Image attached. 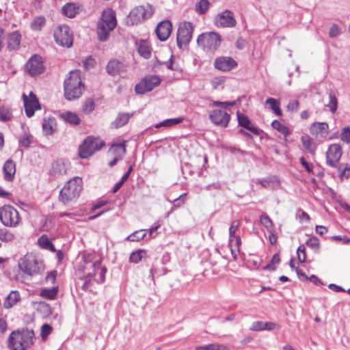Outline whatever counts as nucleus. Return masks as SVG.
I'll return each instance as SVG.
<instances>
[{
	"mask_svg": "<svg viewBox=\"0 0 350 350\" xmlns=\"http://www.w3.org/2000/svg\"><path fill=\"white\" fill-rule=\"evenodd\" d=\"M331 239L342 244H348L350 242V239L346 236L335 235L332 236Z\"/></svg>",
	"mask_w": 350,
	"mask_h": 350,
	"instance_id": "obj_57",
	"label": "nucleus"
},
{
	"mask_svg": "<svg viewBox=\"0 0 350 350\" xmlns=\"http://www.w3.org/2000/svg\"><path fill=\"white\" fill-rule=\"evenodd\" d=\"M271 126L274 129L277 130L278 132L283 134L285 137L289 134L288 128L286 126H285L284 124H282L278 120H273L271 123Z\"/></svg>",
	"mask_w": 350,
	"mask_h": 350,
	"instance_id": "obj_42",
	"label": "nucleus"
},
{
	"mask_svg": "<svg viewBox=\"0 0 350 350\" xmlns=\"http://www.w3.org/2000/svg\"><path fill=\"white\" fill-rule=\"evenodd\" d=\"M39 245L43 248L46 250H50L51 251H54V247L51 241L49 239L47 236L42 235L38 239Z\"/></svg>",
	"mask_w": 350,
	"mask_h": 350,
	"instance_id": "obj_44",
	"label": "nucleus"
},
{
	"mask_svg": "<svg viewBox=\"0 0 350 350\" xmlns=\"http://www.w3.org/2000/svg\"><path fill=\"white\" fill-rule=\"evenodd\" d=\"M280 262V258L278 254H275L273 255L271 262L265 267V269L269 270H275V265H278Z\"/></svg>",
	"mask_w": 350,
	"mask_h": 350,
	"instance_id": "obj_52",
	"label": "nucleus"
},
{
	"mask_svg": "<svg viewBox=\"0 0 350 350\" xmlns=\"http://www.w3.org/2000/svg\"><path fill=\"white\" fill-rule=\"evenodd\" d=\"M70 163L66 160H57L52 163L50 174L55 177H61L66 175L70 170Z\"/></svg>",
	"mask_w": 350,
	"mask_h": 350,
	"instance_id": "obj_17",
	"label": "nucleus"
},
{
	"mask_svg": "<svg viewBox=\"0 0 350 350\" xmlns=\"http://www.w3.org/2000/svg\"><path fill=\"white\" fill-rule=\"evenodd\" d=\"M286 107L288 111H297L299 107V102L297 100L290 101Z\"/></svg>",
	"mask_w": 350,
	"mask_h": 350,
	"instance_id": "obj_64",
	"label": "nucleus"
},
{
	"mask_svg": "<svg viewBox=\"0 0 350 350\" xmlns=\"http://www.w3.org/2000/svg\"><path fill=\"white\" fill-rule=\"evenodd\" d=\"M341 32V29L337 25H333L329 31V36L331 38H335Z\"/></svg>",
	"mask_w": 350,
	"mask_h": 350,
	"instance_id": "obj_56",
	"label": "nucleus"
},
{
	"mask_svg": "<svg viewBox=\"0 0 350 350\" xmlns=\"http://www.w3.org/2000/svg\"><path fill=\"white\" fill-rule=\"evenodd\" d=\"M56 120L53 117L45 118L42 122V130L45 135H52L56 130Z\"/></svg>",
	"mask_w": 350,
	"mask_h": 350,
	"instance_id": "obj_27",
	"label": "nucleus"
},
{
	"mask_svg": "<svg viewBox=\"0 0 350 350\" xmlns=\"http://www.w3.org/2000/svg\"><path fill=\"white\" fill-rule=\"evenodd\" d=\"M79 7L72 3H68L62 8L64 15L68 18H73L79 12Z\"/></svg>",
	"mask_w": 350,
	"mask_h": 350,
	"instance_id": "obj_30",
	"label": "nucleus"
},
{
	"mask_svg": "<svg viewBox=\"0 0 350 350\" xmlns=\"http://www.w3.org/2000/svg\"><path fill=\"white\" fill-rule=\"evenodd\" d=\"M3 177L7 181H12L16 173V165L12 160H7L3 167Z\"/></svg>",
	"mask_w": 350,
	"mask_h": 350,
	"instance_id": "obj_24",
	"label": "nucleus"
},
{
	"mask_svg": "<svg viewBox=\"0 0 350 350\" xmlns=\"http://www.w3.org/2000/svg\"><path fill=\"white\" fill-rule=\"evenodd\" d=\"M12 113L8 107H3L0 109V120L5 122L11 120Z\"/></svg>",
	"mask_w": 350,
	"mask_h": 350,
	"instance_id": "obj_49",
	"label": "nucleus"
},
{
	"mask_svg": "<svg viewBox=\"0 0 350 350\" xmlns=\"http://www.w3.org/2000/svg\"><path fill=\"white\" fill-rule=\"evenodd\" d=\"M137 51L139 54L145 59H148L150 57V47L148 42L145 40H141L138 43Z\"/></svg>",
	"mask_w": 350,
	"mask_h": 350,
	"instance_id": "obj_32",
	"label": "nucleus"
},
{
	"mask_svg": "<svg viewBox=\"0 0 350 350\" xmlns=\"http://www.w3.org/2000/svg\"><path fill=\"white\" fill-rule=\"evenodd\" d=\"M172 25L170 21H161L158 24L155 30L158 38L161 41L166 40L172 32Z\"/></svg>",
	"mask_w": 350,
	"mask_h": 350,
	"instance_id": "obj_21",
	"label": "nucleus"
},
{
	"mask_svg": "<svg viewBox=\"0 0 350 350\" xmlns=\"http://www.w3.org/2000/svg\"><path fill=\"white\" fill-rule=\"evenodd\" d=\"M161 83V79L156 75H148L144 77L135 87L137 94H144L151 91Z\"/></svg>",
	"mask_w": 350,
	"mask_h": 350,
	"instance_id": "obj_12",
	"label": "nucleus"
},
{
	"mask_svg": "<svg viewBox=\"0 0 350 350\" xmlns=\"http://www.w3.org/2000/svg\"><path fill=\"white\" fill-rule=\"evenodd\" d=\"M183 120V118H176L165 120L164 121L155 125L156 128L161 126L170 127L180 124Z\"/></svg>",
	"mask_w": 350,
	"mask_h": 350,
	"instance_id": "obj_38",
	"label": "nucleus"
},
{
	"mask_svg": "<svg viewBox=\"0 0 350 350\" xmlns=\"http://www.w3.org/2000/svg\"><path fill=\"white\" fill-rule=\"evenodd\" d=\"M236 23L233 13L228 10L218 14L214 21V24L219 27H233Z\"/></svg>",
	"mask_w": 350,
	"mask_h": 350,
	"instance_id": "obj_14",
	"label": "nucleus"
},
{
	"mask_svg": "<svg viewBox=\"0 0 350 350\" xmlns=\"http://www.w3.org/2000/svg\"><path fill=\"white\" fill-rule=\"evenodd\" d=\"M52 328L48 324H44L41 327V336L43 339H45L48 335L51 332Z\"/></svg>",
	"mask_w": 350,
	"mask_h": 350,
	"instance_id": "obj_58",
	"label": "nucleus"
},
{
	"mask_svg": "<svg viewBox=\"0 0 350 350\" xmlns=\"http://www.w3.org/2000/svg\"><path fill=\"white\" fill-rule=\"evenodd\" d=\"M301 141L303 146L310 153L314 154L317 150V144L308 135H304L301 137Z\"/></svg>",
	"mask_w": 350,
	"mask_h": 350,
	"instance_id": "obj_29",
	"label": "nucleus"
},
{
	"mask_svg": "<svg viewBox=\"0 0 350 350\" xmlns=\"http://www.w3.org/2000/svg\"><path fill=\"white\" fill-rule=\"evenodd\" d=\"M20 299L19 293L17 291H12L5 298L3 304L4 307L7 308H12Z\"/></svg>",
	"mask_w": 350,
	"mask_h": 350,
	"instance_id": "obj_33",
	"label": "nucleus"
},
{
	"mask_svg": "<svg viewBox=\"0 0 350 350\" xmlns=\"http://www.w3.org/2000/svg\"><path fill=\"white\" fill-rule=\"evenodd\" d=\"M60 117L66 122L73 125H78L81 122V119L79 116L73 112L66 111L60 114Z\"/></svg>",
	"mask_w": 350,
	"mask_h": 350,
	"instance_id": "obj_31",
	"label": "nucleus"
},
{
	"mask_svg": "<svg viewBox=\"0 0 350 350\" xmlns=\"http://www.w3.org/2000/svg\"><path fill=\"white\" fill-rule=\"evenodd\" d=\"M193 27L190 22L182 23L177 32V43L180 48L187 44L192 37Z\"/></svg>",
	"mask_w": 350,
	"mask_h": 350,
	"instance_id": "obj_13",
	"label": "nucleus"
},
{
	"mask_svg": "<svg viewBox=\"0 0 350 350\" xmlns=\"http://www.w3.org/2000/svg\"><path fill=\"white\" fill-rule=\"evenodd\" d=\"M239 226V221L237 220H234L232 222L230 228H229V241L232 245L233 243L234 239L233 237H235V233Z\"/></svg>",
	"mask_w": 350,
	"mask_h": 350,
	"instance_id": "obj_47",
	"label": "nucleus"
},
{
	"mask_svg": "<svg viewBox=\"0 0 350 350\" xmlns=\"http://www.w3.org/2000/svg\"><path fill=\"white\" fill-rule=\"evenodd\" d=\"M230 116V114L225 111L220 109L213 110L209 113V119L215 125L222 127H226Z\"/></svg>",
	"mask_w": 350,
	"mask_h": 350,
	"instance_id": "obj_16",
	"label": "nucleus"
},
{
	"mask_svg": "<svg viewBox=\"0 0 350 350\" xmlns=\"http://www.w3.org/2000/svg\"><path fill=\"white\" fill-rule=\"evenodd\" d=\"M329 103L327 104L326 106L329 108L330 111H332V113H334L337 109L336 98L334 94H329Z\"/></svg>",
	"mask_w": 350,
	"mask_h": 350,
	"instance_id": "obj_50",
	"label": "nucleus"
},
{
	"mask_svg": "<svg viewBox=\"0 0 350 350\" xmlns=\"http://www.w3.org/2000/svg\"><path fill=\"white\" fill-rule=\"evenodd\" d=\"M306 244L307 245V246H308L309 247H310L311 249H312L314 250H319V241L315 237H312L310 238L306 241Z\"/></svg>",
	"mask_w": 350,
	"mask_h": 350,
	"instance_id": "obj_53",
	"label": "nucleus"
},
{
	"mask_svg": "<svg viewBox=\"0 0 350 350\" xmlns=\"http://www.w3.org/2000/svg\"><path fill=\"white\" fill-rule=\"evenodd\" d=\"M126 152L125 145L124 144H113L109 150V154L111 157H117L122 159Z\"/></svg>",
	"mask_w": 350,
	"mask_h": 350,
	"instance_id": "obj_28",
	"label": "nucleus"
},
{
	"mask_svg": "<svg viewBox=\"0 0 350 350\" xmlns=\"http://www.w3.org/2000/svg\"><path fill=\"white\" fill-rule=\"evenodd\" d=\"M33 142V137L31 135L28 133H24L19 139L21 146L28 148Z\"/></svg>",
	"mask_w": 350,
	"mask_h": 350,
	"instance_id": "obj_46",
	"label": "nucleus"
},
{
	"mask_svg": "<svg viewBox=\"0 0 350 350\" xmlns=\"http://www.w3.org/2000/svg\"><path fill=\"white\" fill-rule=\"evenodd\" d=\"M85 86L81 78L79 70L69 72L64 83V96L68 100L78 99L81 96Z\"/></svg>",
	"mask_w": 350,
	"mask_h": 350,
	"instance_id": "obj_2",
	"label": "nucleus"
},
{
	"mask_svg": "<svg viewBox=\"0 0 350 350\" xmlns=\"http://www.w3.org/2000/svg\"><path fill=\"white\" fill-rule=\"evenodd\" d=\"M214 66L219 70L228 71L237 66V62L230 57H219L215 60Z\"/></svg>",
	"mask_w": 350,
	"mask_h": 350,
	"instance_id": "obj_22",
	"label": "nucleus"
},
{
	"mask_svg": "<svg viewBox=\"0 0 350 350\" xmlns=\"http://www.w3.org/2000/svg\"><path fill=\"white\" fill-rule=\"evenodd\" d=\"M198 44L208 51H215L221 44V37L215 32H206L200 35Z\"/></svg>",
	"mask_w": 350,
	"mask_h": 350,
	"instance_id": "obj_10",
	"label": "nucleus"
},
{
	"mask_svg": "<svg viewBox=\"0 0 350 350\" xmlns=\"http://www.w3.org/2000/svg\"><path fill=\"white\" fill-rule=\"evenodd\" d=\"M342 154V148L339 144H333L330 145L326 152V162L332 167H334L339 161Z\"/></svg>",
	"mask_w": 350,
	"mask_h": 350,
	"instance_id": "obj_18",
	"label": "nucleus"
},
{
	"mask_svg": "<svg viewBox=\"0 0 350 350\" xmlns=\"http://www.w3.org/2000/svg\"><path fill=\"white\" fill-rule=\"evenodd\" d=\"M237 119H238L239 124L240 126L249 130L250 131H251L252 133H253L255 135L258 134V129L252 124L250 120L246 116H245L244 114H242L238 111L237 112Z\"/></svg>",
	"mask_w": 350,
	"mask_h": 350,
	"instance_id": "obj_26",
	"label": "nucleus"
},
{
	"mask_svg": "<svg viewBox=\"0 0 350 350\" xmlns=\"http://www.w3.org/2000/svg\"><path fill=\"white\" fill-rule=\"evenodd\" d=\"M145 257H146V251L144 250H138L131 253L129 261L133 263H138Z\"/></svg>",
	"mask_w": 350,
	"mask_h": 350,
	"instance_id": "obj_37",
	"label": "nucleus"
},
{
	"mask_svg": "<svg viewBox=\"0 0 350 350\" xmlns=\"http://www.w3.org/2000/svg\"><path fill=\"white\" fill-rule=\"evenodd\" d=\"M260 222L268 232H271L274 230L273 223L267 215H262L260 217Z\"/></svg>",
	"mask_w": 350,
	"mask_h": 350,
	"instance_id": "obj_39",
	"label": "nucleus"
},
{
	"mask_svg": "<svg viewBox=\"0 0 350 350\" xmlns=\"http://www.w3.org/2000/svg\"><path fill=\"white\" fill-rule=\"evenodd\" d=\"M0 220L4 226L15 228L20 224L21 218L15 208L5 205L0 208Z\"/></svg>",
	"mask_w": 350,
	"mask_h": 350,
	"instance_id": "obj_8",
	"label": "nucleus"
},
{
	"mask_svg": "<svg viewBox=\"0 0 350 350\" xmlns=\"http://www.w3.org/2000/svg\"><path fill=\"white\" fill-rule=\"evenodd\" d=\"M54 38L59 46L70 48L72 46V37L70 28L65 25H59L54 31Z\"/></svg>",
	"mask_w": 350,
	"mask_h": 350,
	"instance_id": "obj_11",
	"label": "nucleus"
},
{
	"mask_svg": "<svg viewBox=\"0 0 350 350\" xmlns=\"http://www.w3.org/2000/svg\"><path fill=\"white\" fill-rule=\"evenodd\" d=\"M263 325V321H255L252 324L250 329L252 331H262Z\"/></svg>",
	"mask_w": 350,
	"mask_h": 350,
	"instance_id": "obj_59",
	"label": "nucleus"
},
{
	"mask_svg": "<svg viewBox=\"0 0 350 350\" xmlns=\"http://www.w3.org/2000/svg\"><path fill=\"white\" fill-rule=\"evenodd\" d=\"M46 24V18L43 16H38L33 18L30 27L33 31H40Z\"/></svg>",
	"mask_w": 350,
	"mask_h": 350,
	"instance_id": "obj_34",
	"label": "nucleus"
},
{
	"mask_svg": "<svg viewBox=\"0 0 350 350\" xmlns=\"http://www.w3.org/2000/svg\"><path fill=\"white\" fill-rule=\"evenodd\" d=\"M340 140L343 142L349 144L350 142V127L346 126L342 129L340 135Z\"/></svg>",
	"mask_w": 350,
	"mask_h": 350,
	"instance_id": "obj_51",
	"label": "nucleus"
},
{
	"mask_svg": "<svg viewBox=\"0 0 350 350\" xmlns=\"http://www.w3.org/2000/svg\"><path fill=\"white\" fill-rule=\"evenodd\" d=\"M21 40V35L18 31H14L8 35L7 48L10 51L17 49Z\"/></svg>",
	"mask_w": 350,
	"mask_h": 350,
	"instance_id": "obj_25",
	"label": "nucleus"
},
{
	"mask_svg": "<svg viewBox=\"0 0 350 350\" xmlns=\"http://www.w3.org/2000/svg\"><path fill=\"white\" fill-rule=\"evenodd\" d=\"M95 109V103L92 98L86 99L82 105V112L85 114L91 113Z\"/></svg>",
	"mask_w": 350,
	"mask_h": 350,
	"instance_id": "obj_41",
	"label": "nucleus"
},
{
	"mask_svg": "<svg viewBox=\"0 0 350 350\" xmlns=\"http://www.w3.org/2000/svg\"><path fill=\"white\" fill-rule=\"evenodd\" d=\"M186 195H187L186 193H183V194L180 195L178 198L175 199L173 201L174 206L178 207L181 204H183L185 202V198L186 197Z\"/></svg>",
	"mask_w": 350,
	"mask_h": 350,
	"instance_id": "obj_62",
	"label": "nucleus"
},
{
	"mask_svg": "<svg viewBox=\"0 0 350 350\" xmlns=\"http://www.w3.org/2000/svg\"><path fill=\"white\" fill-rule=\"evenodd\" d=\"M300 162L301 165L304 167L305 170L310 174H312V167L313 165L311 163H308L304 157L300 158Z\"/></svg>",
	"mask_w": 350,
	"mask_h": 350,
	"instance_id": "obj_60",
	"label": "nucleus"
},
{
	"mask_svg": "<svg viewBox=\"0 0 350 350\" xmlns=\"http://www.w3.org/2000/svg\"><path fill=\"white\" fill-rule=\"evenodd\" d=\"M209 8L208 0H200L196 4V11L199 14H204Z\"/></svg>",
	"mask_w": 350,
	"mask_h": 350,
	"instance_id": "obj_45",
	"label": "nucleus"
},
{
	"mask_svg": "<svg viewBox=\"0 0 350 350\" xmlns=\"http://www.w3.org/2000/svg\"><path fill=\"white\" fill-rule=\"evenodd\" d=\"M82 64L85 70H89L94 66L95 61L92 57H88L82 61Z\"/></svg>",
	"mask_w": 350,
	"mask_h": 350,
	"instance_id": "obj_55",
	"label": "nucleus"
},
{
	"mask_svg": "<svg viewBox=\"0 0 350 350\" xmlns=\"http://www.w3.org/2000/svg\"><path fill=\"white\" fill-rule=\"evenodd\" d=\"M19 271L23 274L33 277L44 270L43 262L34 254L27 253L18 261Z\"/></svg>",
	"mask_w": 350,
	"mask_h": 350,
	"instance_id": "obj_3",
	"label": "nucleus"
},
{
	"mask_svg": "<svg viewBox=\"0 0 350 350\" xmlns=\"http://www.w3.org/2000/svg\"><path fill=\"white\" fill-rule=\"evenodd\" d=\"M103 145L104 142L100 138L88 137L84 140L83 144L79 146V156L83 159L88 158L96 151L100 150Z\"/></svg>",
	"mask_w": 350,
	"mask_h": 350,
	"instance_id": "obj_9",
	"label": "nucleus"
},
{
	"mask_svg": "<svg viewBox=\"0 0 350 350\" xmlns=\"http://www.w3.org/2000/svg\"><path fill=\"white\" fill-rule=\"evenodd\" d=\"M131 116V115L128 113H119L112 124L115 128L122 127L129 122Z\"/></svg>",
	"mask_w": 350,
	"mask_h": 350,
	"instance_id": "obj_35",
	"label": "nucleus"
},
{
	"mask_svg": "<svg viewBox=\"0 0 350 350\" xmlns=\"http://www.w3.org/2000/svg\"><path fill=\"white\" fill-rule=\"evenodd\" d=\"M57 277V271H52L50 273H48V275L46 276V282L48 283L53 284L55 281Z\"/></svg>",
	"mask_w": 350,
	"mask_h": 350,
	"instance_id": "obj_61",
	"label": "nucleus"
},
{
	"mask_svg": "<svg viewBox=\"0 0 350 350\" xmlns=\"http://www.w3.org/2000/svg\"><path fill=\"white\" fill-rule=\"evenodd\" d=\"M0 239L4 242H10L14 239V234L7 229H0Z\"/></svg>",
	"mask_w": 350,
	"mask_h": 350,
	"instance_id": "obj_48",
	"label": "nucleus"
},
{
	"mask_svg": "<svg viewBox=\"0 0 350 350\" xmlns=\"http://www.w3.org/2000/svg\"><path fill=\"white\" fill-rule=\"evenodd\" d=\"M26 69L31 76L41 74L44 70L42 57L36 55L32 56L26 64Z\"/></svg>",
	"mask_w": 350,
	"mask_h": 350,
	"instance_id": "obj_19",
	"label": "nucleus"
},
{
	"mask_svg": "<svg viewBox=\"0 0 350 350\" xmlns=\"http://www.w3.org/2000/svg\"><path fill=\"white\" fill-rule=\"evenodd\" d=\"M23 98L26 115L30 118L33 116L36 110L40 109L39 101L32 92H30L28 96L23 94Z\"/></svg>",
	"mask_w": 350,
	"mask_h": 350,
	"instance_id": "obj_15",
	"label": "nucleus"
},
{
	"mask_svg": "<svg viewBox=\"0 0 350 350\" xmlns=\"http://www.w3.org/2000/svg\"><path fill=\"white\" fill-rule=\"evenodd\" d=\"M146 236V230H139L134 232L126 237L129 241H139L144 239Z\"/></svg>",
	"mask_w": 350,
	"mask_h": 350,
	"instance_id": "obj_40",
	"label": "nucleus"
},
{
	"mask_svg": "<svg viewBox=\"0 0 350 350\" xmlns=\"http://www.w3.org/2000/svg\"><path fill=\"white\" fill-rule=\"evenodd\" d=\"M57 288L53 287L52 288H46L43 289L40 292V296L44 298H46L49 299H53L55 298L57 294Z\"/></svg>",
	"mask_w": 350,
	"mask_h": 350,
	"instance_id": "obj_43",
	"label": "nucleus"
},
{
	"mask_svg": "<svg viewBox=\"0 0 350 350\" xmlns=\"http://www.w3.org/2000/svg\"><path fill=\"white\" fill-rule=\"evenodd\" d=\"M265 104L269 105V108L278 116L282 115V110L280 107V102L275 98H268L265 100Z\"/></svg>",
	"mask_w": 350,
	"mask_h": 350,
	"instance_id": "obj_36",
	"label": "nucleus"
},
{
	"mask_svg": "<svg viewBox=\"0 0 350 350\" xmlns=\"http://www.w3.org/2000/svg\"><path fill=\"white\" fill-rule=\"evenodd\" d=\"M106 70L107 73L111 76L120 75L126 72V66L122 62L113 59L108 62Z\"/></svg>",
	"mask_w": 350,
	"mask_h": 350,
	"instance_id": "obj_20",
	"label": "nucleus"
},
{
	"mask_svg": "<svg viewBox=\"0 0 350 350\" xmlns=\"http://www.w3.org/2000/svg\"><path fill=\"white\" fill-rule=\"evenodd\" d=\"M82 179L79 177H75L68 180L59 191V201L64 204L75 201L82 190Z\"/></svg>",
	"mask_w": 350,
	"mask_h": 350,
	"instance_id": "obj_5",
	"label": "nucleus"
},
{
	"mask_svg": "<svg viewBox=\"0 0 350 350\" xmlns=\"http://www.w3.org/2000/svg\"><path fill=\"white\" fill-rule=\"evenodd\" d=\"M298 260L300 262H304L306 260V250L304 245H300L297 250Z\"/></svg>",
	"mask_w": 350,
	"mask_h": 350,
	"instance_id": "obj_54",
	"label": "nucleus"
},
{
	"mask_svg": "<svg viewBox=\"0 0 350 350\" xmlns=\"http://www.w3.org/2000/svg\"><path fill=\"white\" fill-rule=\"evenodd\" d=\"M329 131V126L325 122H314L310 128V133L317 139L325 137Z\"/></svg>",
	"mask_w": 350,
	"mask_h": 350,
	"instance_id": "obj_23",
	"label": "nucleus"
},
{
	"mask_svg": "<svg viewBox=\"0 0 350 350\" xmlns=\"http://www.w3.org/2000/svg\"><path fill=\"white\" fill-rule=\"evenodd\" d=\"M153 8L149 4L133 8L126 18V23L134 25L149 18L153 14Z\"/></svg>",
	"mask_w": 350,
	"mask_h": 350,
	"instance_id": "obj_7",
	"label": "nucleus"
},
{
	"mask_svg": "<svg viewBox=\"0 0 350 350\" xmlns=\"http://www.w3.org/2000/svg\"><path fill=\"white\" fill-rule=\"evenodd\" d=\"M340 176L341 178H349L350 176V167L348 166V165H346V166L341 170L340 172Z\"/></svg>",
	"mask_w": 350,
	"mask_h": 350,
	"instance_id": "obj_63",
	"label": "nucleus"
},
{
	"mask_svg": "<svg viewBox=\"0 0 350 350\" xmlns=\"http://www.w3.org/2000/svg\"><path fill=\"white\" fill-rule=\"evenodd\" d=\"M33 335L29 330L12 332L9 337V347L12 350H24L33 343Z\"/></svg>",
	"mask_w": 350,
	"mask_h": 350,
	"instance_id": "obj_6",
	"label": "nucleus"
},
{
	"mask_svg": "<svg viewBox=\"0 0 350 350\" xmlns=\"http://www.w3.org/2000/svg\"><path fill=\"white\" fill-rule=\"evenodd\" d=\"M116 14L111 9L103 10L100 21L98 23L97 33L99 40H107L109 33L116 27Z\"/></svg>",
	"mask_w": 350,
	"mask_h": 350,
	"instance_id": "obj_4",
	"label": "nucleus"
},
{
	"mask_svg": "<svg viewBox=\"0 0 350 350\" xmlns=\"http://www.w3.org/2000/svg\"><path fill=\"white\" fill-rule=\"evenodd\" d=\"M79 270L83 273L84 290L92 291L94 284H101L105 282L107 269L102 265L101 259L94 254L83 255Z\"/></svg>",
	"mask_w": 350,
	"mask_h": 350,
	"instance_id": "obj_1",
	"label": "nucleus"
}]
</instances>
